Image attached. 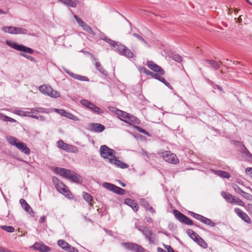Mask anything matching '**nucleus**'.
Wrapping results in <instances>:
<instances>
[{
	"label": "nucleus",
	"instance_id": "37998d69",
	"mask_svg": "<svg viewBox=\"0 0 252 252\" xmlns=\"http://www.w3.org/2000/svg\"><path fill=\"white\" fill-rule=\"evenodd\" d=\"M65 251L68 252H79L78 250L68 244Z\"/></svg>",
	"mask_w": 252,
	"mask_h": 252
},
{
	"label": "nucleus",
	"instance_id": "f8f14e48",
	"mask_svg": "<svg viewBox=\"0 0 252 252\" xmlns=\"http://www.w3.org/2000/svg\"><path fill=\"white\" fill-rule=\"evenodd\" d=\"M147 65L149 68L155 72H157L161 75H163L164 74V70L161 68L160 66L156 64L153 61H148Z\"/></svg>",
	"mask_w": 252,
	"mask_h": 252
},
{
	"label": "nucleus",
	"instance_id": "f257e3e1",
	"mask_svg": "<svg viewBox=\"0 0 252 252\" xmlns=\"http://www.w3.org/2000/svg\"><path fill=\"white\" fill-rule=\"evenodd\" d=\"M6 139L9 144L15 146L21 152L26 155H29L30 154V149L27 146L26 144L23 142L20 141L16 137L11 136H7Z\"/></svg>",
	"mask_w": 252,
	"mask_h": 252
},
{
	"label": "nucleus",
	"instance_id": "052dcab7",
	"mask_svg": "<svg viewBox=\"0 0 252 252\" xmlns=\"http://www.w3.org/2000/svg\"><path fill=\"white\" fill-rule=\"evenodd\" d=\"M20 54L21 56L25 57L26 58L29 59L30 61H33L34 60L33 57H32V56H31L30 55H28L25 53H20Z\"/></svg>",
	"mask_w": 252,
	"mask_h": 252
},
{
	"label": "nucleus",
	"instance_id": "0eeeda50",
	"mask_svg": "<svg viewBox=\"0 0 252 252\" xmlns=\"http://www.w3.org/2000/svg\"><path fill=\"white\" fill-rule=\"evenodd\" d=\"M173 214L176 219H177L181 222L187 225L193 224L192 221L189 218L187 217L186 216L181 213L179 211L174 210L173 211Z\"/></svg>",
	"mask_w": 252,
	"mask_h": 252
},
{
	"label": "nucleus",
	"instance_id": "c85d7f7f",
	"mask_svg": "<svg viewBox=\"0 0 252 252\" xmlns=\"http://www.w3.org/2000/svg\"><path fill=\"white\" fill-rule=\"evenodd\" d=\"M81 27L84 31H86L87 32L90 34L94 35L96 34V33L93 31L91 27L88 25L87 24L85 23L84 25H83Z\"/></svg>",
	"mask_w": 252,
	"mask_h": 252
},
{
	"label": "nucleus",
	"instance_id": "72a5a7b5",
	"mask_svg": "<svg viewBox=\"0 0 252 252\" xmlns=\"http://www.w3.org/2000/svg\"><path fill=\"white\" fill-rule=\"evenodd\" d=\"M14 113L17 115H18L19 116H25V117H29V116H30L29 115H30L29 110V111H23V110H15L14 111Z\"/></svg>",
	"mask_w": 252,
	"mask_h": 252
},
{
	"label": "nucleus",
	"instance_id": "4468645a",
	"mask_svg": "<svg viewBox=\"0 0 252 252\" xmlns=\"http://www.w3.org/2000/svg\"><path fill=\"white\" fill-rule=\"evenodd\" d=\"M89 127L91 131L98 133L103 131L105 128L103 125L98 123H91Z\"/></svg>",
	"mask_w": 252,
	"mask_h": 252
},
{
	"label": "nucleus",
	"instance_id": "49530a36",
	"mask_svg": "<svg viewBox=\"0 0 252 252\" xmlns=\"http://www.w3.org/2000/svg\"><path fill=\"white\" fill-rule=\"evenodd\" d=\"M241 195L242 196H243V197H244L245 198L247 199L248 200L252 201V194H251L249 193L246 192L244 191V193H242Z\"/></svg>",
	"mask_w": 252,
	"mask_h": 252
},
{
	"label": "nucleus",
	"instance_id": "20e7f679",
	"mask_svg": "<svg viewBox=\"0 0 252 252\" xmlns=\"http://www.w3.org/2000/svg\"><path fill=\"white\" fill-rule=\"evenodd\" d=\"M2 30L5 32L9 33L10 34H26L28 33V31L26 29L13 26L4 27L2 28Z\"/></svg>",
	"mask_w": 252,
	"mask_h": 252
},
{
	"label": "nucleus",
	"instance_id": "4d7b16f0",
	"mask_svg": "<svg viewBox=\"0 0 252 252\" xmlns=\"http://www.w3.org/2000/svg\"><path fill=\"white\" fill-rule=\"evenodd\" d=\"M74 18L76 19L78 24L80 25V26L82 27L85 23L81 18H79L77 15H74Z\"/></svg>",
	"mask_w": 252,
	"mask_h": 252
},
{
	"label": "nucleus",
	"instance_id": "f3484780",
	"mask_svg": "<svg viewBox=\"0 0 252 252\" xmlns=\"http://www.w3.org/2000/svg\"><path fill=\"white\" fill-rule=\"evenodd\" d=\"M135 227L137 228L139 231L143 233V234L145 236V237L153 235V232L151 230H150L147 227L144 225H139L136 223L135 224Z\"/></svg>",
	"mask_w": 252,
	"mask_h": 252
},
{
	"label": "nucleus",
	"instance_id": "393cba45",
	"mask_svg": "<svg viewBox=\"0 0 252 252\" xmlns=\"http://www.w3.org/2000/svg\"><path fill=\"white\" fill-rule=\"evenodd\" d=\"M95 66L96 69L101 74L105 76H107V72L104 69L103 66L101 65L99 62H96L95 63Z\"/></svg>",
	"mask_w": 252,
	"mask_h": 252
},
{
	"label": "nucleus",
	"instance_id": "3c124183",
	"mask_svg": "<svg viewBox=\"0 0 252 252\" xmlns=\"http://www.w3.org/2000/svg\"><path fill=\"white\" fill-rule=\"evenodd\" d=\"M133 35L138 39L139 40L143 42L146 45L149 46V45L148 44L147 42L145 41L141 36L135 33L133 34Z\"/></svg>",
	"mask_w": 252,
	"mask_h": 252
},
{
	"label": "nucleus",
	"instance_id": "e2e57ef3",
	"mask_svg": "<svg viewBox=\"0 0 252 252\" xmlns=\"http://www.w3.org/2000/svg\"><path fill=\"white\" fill-rule=\"evenodd\" d=\"M194 241L196 242L197 239H198V238L200 237V236L196 233H194V234L192 235L191 237H190Z\"/></svg>",
	"mask_w": 252,
	"mask_h": 252
},
{
	"label": "nucleus",
	"instance_id": "0e129e2a",
	"mask_svg": "<svg viewBox=\"0 0 252 252\" xmlns=\"http://www.w3.org/2000/svg\"><path fill=\"white\" fill-rule=\"evenodd\" d=\"M141 203H142V205L146 209H147V208L150 206L149 203L146 201H145L144 199H143L142 200H141Z\"/></svg>",
	"mask_w": 252,
	"mask_h": 252
},
{
	"label": "nucleus",
	"instance_id": "13d9d810",
	"mask_svg": "<svg viewBox=\"0 0 252 252\" xmlns=\"http://www.w3.org/2000/svg\"><path fill=\"white\" fill-rule=\"evenodd\" d=\"M147 74L151 75L152 77H153V78H154L156 79H158V78L159 77V75H161V74H159L158 73H155L153 72H151V71H148Z\"/></svg>",
	"mask_w": 252,
	"mask_h": 252
},
{
	"label": "nucleus",
	"instance_id": "4c0bfd02",
	"mask_svg": "<svg viewBox=\"0 0 252 252\" xmlns=\"http://www.w3.org/2000/svg\"><path fill=\"white\" fill-rule=\"evenodd\" d=\"M0 227L2 229L8 232L12 233L15 231V228L11 226L1 225Z\"/></svg>",
	"mask_w": 252,
	"mask_h": 252
},
{
	"label": "nucleus",
	"instance_id": "69168bd1",
	"mask_svg": "<svg viewBox=\"0 0 252 252\" xmlns=\"http://www.w3.org/2000/svg\"><path fill=\"white\" fill-rule=\"evenodd\" d=\"M4 121L15 123V122H16V121L12 118L7 116L6 117H5V119H4Z\"/></svg>",
	"mask_w": 252,
	"mask_h": 252
},
{
	"label": "nucleus",
	"instance_id": "dca6fc26",
	"mask_svg": "<svg viewBox=\"0 0 252 252\" xmlns=\"http://www.w3.org/2000/svg\"><path fill=\"white\" fill-rule=\"evenodd\" d=\"M64 70L66 73H67L69 76H70L74 79H77L78 80L82 81L88 82L89 81V78L86 76L75 74L73 72L69 71L68 69L65 68L64 69Z\"/></svg>",
	"mask_w": 252,
	"mask_h": 252
},
{
	"label": "nucleus",
	"instance_id": "e433bc0d",
	"mask_svg": "<svg viewBox=\"0 0 252 252\" xmlns=\"http://www.w3.org/2000/svg\"><path fill=\"white\" fill-rule=\"evenodd\" d=\"M63 4L71 7H75L76 6L75 0H65Z\"/></svg>",
	"mask_w": 252,
	"mask_h": 252
},
{
	"label": "nucleus",
	"instance_id": "9d476101",
	"mask_svg": "<svg viewBox=\"0 0 252 252\" xmlns=\"http://www.w3.org/2000/svg\"><path fill=\"white\" fill-rule=\"evenodd\" d=\"M53 181L56 185L57 190L62 193L67 192L68 189L64 184L60 181L57 178L53 177Z\"/></svg>",
	"mask_w": 252,
	"mask_h": 252
},
{
	"label": "nucleus",
	"instance_id": "c03bdc74",
	"mask_svg": "<svg viewBox=\"0 0 252 252\" xmlns=\"http://www.w3.org/2000/svg\"><path fill=\"white\" fill-rule=\"evenodd\" d=\"M191 215L193 218H194L196 220L200 221L201 222H202V221L203 220V218L204 217V216H202L201 215H199V214H196V213H195L194 212H191Z\"/></svg>",
	"mask_w": 252,
	"mask_h": 252
},
{
	"label": "nucleus",
	"instance_id": "bf43d9fd",
	"mask_svg": "<svg viewBox=\"0 0 252 252\" xmlns=\"http://www.w3.org/2000/svg\"><path fill=\"white\" fill-rule=\"evenodd\" d=\"M55 111L60 114L61 115L65 117L66 115H67V112H66L64 110L62 109H55Z\"/></svg>",
	"mask_w": 252,
	"mask_h": 252
},
{
	"label": "nucleus",
	"instance_id": "7ed1b4c3",
	"mask_svg": "<svg viewBox=\"0 0 252 252\" xmlns=\"http://www.w3.org/2000/svg\"><path fill=\"white\" fill-rule=\"evenodd\" d=\"M99 151L101 157L103 158L107 159L108 162L110 158H113L115 155V151L105 145L101 146Z\"/></svg>",
	"mask_w": 252,
	"mask_h": 252
},
{
	"label": "nucleus",
	"instance_id": "2f4dec72",
	"mask_svg": "<svg viewBox=\"0 0 252 252\" xmlns=\"http://www.w3.org/2000/svg\"><path fill=\"white\" fill-rule=\"evenodd\" d=\"M57 144L58 148L64 151L66 150L69 145V144L64 143L63 140L58 141Z\"/></svg>",
	"mask_w": 252,
	"mask_h": 252
},
{
	"label": "nucleus",
	"instance_id": "a211bd4d",
	"mask_svg": "<svg viewBox=\"0 0 252 252\" xmlns=\"http://www.w3.org/2000/svg\"><path fill=\"white\" fill-rule=\"evenodd\" d=\"M56 172L57 173L67 179L69 178L71 173H72V171L60 167L56 168Z\"/></svg>",
	"mask_w": 252,
	"mask_h": 252
},
{
	"label": "nucleus",
	"instance_id": "bb28decb",
	"mask_svg": "<svg viewBox=\"0 0 252 252\" xmlns=\"http://www.w3.org/2000/svg\"><path fill=\"white\" fill-rule=\"evenodd\" d=\"M39 91L43 94L46 95L48 94L49 91L52 90V88L50 86L44 85H41L39 87Z\"/></svg>",
	"mask_w": 252,
	"mask_h": 252
},
{
	"label": "nucleus",
	"instance_id": "b1692460",
	"mask_svg": "<svg viewBox=\"0 0 252 252\" xmlns=\"http://www.w3.org/2000/svg\"><path fill=\"white\" fill-rule=\"evenodd\" d=\"M215 173L218 176L223 178L229 179L231 177L229 173L224 171L217 170L215 171Z\"/></svg>",
	"mask_w": 252,
	"mask_h": 252
},
{
	"label": "nucleus",
	"instance_id": "9b49d317",
	"mask_svg": "<svg viewBox=\"0 0 252 252\" xmlns=\"http://www.w3.org/2000/svg\"><path fill=\"white\" fill-rule=\"evenodd\" d=\"M31 248L41 252H49L51 250V248L45 245L42 242H35L34 245L31 247Z\"/></svg>",
	"mask_w": 252,
	"mask_h": 252
},
{
	"label": "nucleus",
	"instance_id": "c756f323",
	"mask_svg": "<svg viewBox=\"0 0 252 252\" xmlns=\"http://www.w3.org/2000/svg\"><path fill=\"white\" fill-rule=\"evenodd\" d=\"M46 95L53 98H57L60 96V93L57 91L54 90L52 88V90L49 91Z\"/></svg>",
	"mask_w": 252,
	"mask_h": 252
},
{
	"label": "nucleus",
	"instance_id": "8fccbe9b",
	"mask_svg": "<svg viewBox=\"0 0 252 252\" xmlns=\"http://www.w3.org/2000/svg\"><path fill=\"white\" fill-rule=\"evenodd\" d=\"M24 210L29 213V214L32 217H34V213L32 210V209L31 208V207L29 205L26 209H24Z\"/></svg>",
	"mask_w": 252,
	"mask_h": 252
},
{
	"label": "nucleus",
	"instance_id": "473e14b6",
	"mask_svg": "<svg viewBox=\"0 0 252 252\" xmlns=\"http://www.w3.org/2000/svg\"><path fill=\"white\" fill-rule=\"evenodd\" d=\"M124 51H125L123 52L122 55L125 56L127 58H132L133 57L134 54L133 52L127 47H126V49H125Z\"/></svg>",
	"mask_w": 252,
	"mask_h": 252
},
{
	"label": "nucleus",
	"instance_id": "58836bf2",
	"mask_svg": "<svg viewBox=\"0 0 252 252\" xmlns=\"http://www.w3.org/2000/svg\"><path fill=\"white\" fill-rule=\"evenodd\" d=\"M171 58L174 61L178 63H181L183 61L182 57L178 54H172Z\"/></svg>",
	"mask_w": 252,
	"mask_h": 252
},
{
	"label": "nucleus",
	"instance_id": "1a4fd4ad",
	"mask_svg": "<svg viewBox=\"0 0 252 252\" xmlns=\"http://www.w3.org/2000/svg\"><path fill=\"white\" fill-rule=\"evenodd\" d=\"M122 245L126 249L134 252H143L144 249L139 245L132 243H123Z\"/></svg>",
	"mask_w": 252,
	"mask_h": 252
},
{
	"label": "nucleus",
	"instance_id": "39448f33",
	"mask_svg": "<svg viewBox=\"0 0 252 252\" xmlns=\"http://www.w3.org/2000/svg\"><path fill=\"white\" fill-rule=\"evenodd\" d=\"M6 43L7 45L13 48L14 49L21 52L27 53L29 54H33L34 51L31 48L25 46L23 45H19L15 42H12L10 41H6Z\"/></svg>",
	"mask_w": 252,
	"mask_h": 252
},
{
	"label": "nucleus",
	"instance_id": "f704fd0d",
	"mask_svg": "<svg viewBox=\"0 0 252 252\" xmlns=\"http://www.w3.org/2000/svg\"><path fill=\"white\" fill-rule=\"evenodd\" d=\"M196 243L203 248H207L208 247L207 243L200 237L198 238Z\"/></svg>",
	"mask_w": 252,
	"mask_h": 252
},
{
	"label": "nucleus",
	"instance_id": "412c9836",
	"mask_svg": "<svg viewBox=\"0 0 252 252\" xmlns=\"http://www.w3.org/2000/svg\"><path fill=\"white\" fill-rule=\"evenodd\" d=\"M125 203L131 207L134 212H137L138 210L139 207L138 204L132 199L130 198L126 199Z\"/></svg>",
	"mask_w": 252,
	"mask_h": 252
},
{
	"label": "nucleus",
	"instance_id": "ea45409f",
	"mask_svg": "<svg viewBox=\"0 0 252 252\" xmlns=\"http://www.w3.org/2000/svg\"><path fill=\"white\" fill-rule=\"evenodd\" d=\"M58 244L62 249L65 250L68 246V243L63 240H59L58 242Z\"/></svg>",
	"mask_w": 252,
	"mask_h": 252
},
{
	"label": "nucleus",
	"instance_id": "a18cd8bd",
	"mask_svg": "<svg viewBox=\"0 0 252 252\" xmlns=\"http://www.w3.org/2000/svg\"><path fill=\"white\" fill-rule=\"evenodd\" d=\"M191 215L193 218H194L196 220L200 221L201 222H202V221L203 220V218L204 217V216H202L201 215H199V214H196V213H195L194 212H191Z\"/></svg>",
	"mask_w": 252,
	"mask_h": 252
},
{
	"label": "nucleus",
	"instance_id": "2eb2a0df",
	"mask_svg": "<svg viewBox=\"0 0 252 252\" xmlns=\"http://www.w3.org/2000/svg\"><path fill=\"white\" fill-rule=\"evenodd\" d=\"M109 163L114 164L118 167H120L122 169H125L128 167V165L121 160L117 159L115 155L113 158H111L109 159Z\"/></svg>",
	"mask_w": 252,
	"mask_h": 252
},
{
	"label": "nucleus",
	"instance_id": "774afa93",
	"mask_svg": "<svg viewBox=\"0 0 252 252\" xmlns=\"http://www.w3.org/2000/svg\"><path fill=\"white\" fill-rule=\"evenodd\" d=\"M246 172L247 174L252 177V168H247L246 169Z\"/></svg>",
	"mask_w": 252,
	"mask_h": 252
},
{
	"label": "nucleus",
	"instance_id": "864d4df0",
	"mask_svg": "<svg viewBox=\"0 0 252 252\" xmlns=\"http://www.w3.org/2000/svg\"><path fill=\"white\" fill-rule=\"evenodd\" d=\"M116 114L118 116H121L122 118H123L124 119V120H125V118L126 117V115H127V113L123 111L120 110H117Z\"/></svg>",
	"mask_w": 252,
	"mask_h": 252
},
{
	"label": "nucleus",
	"instance_id": "6e6552de",
	"mask_svg": "<svg viewBox=\"0 0 252 252\" xmlns=\"http://www.w3.org/2000/svg\"><path fill=\"white\" fill-rule=\"evenodd\" d=\"M162 158L165 161L172 164H176L179 162L176 155L170 151L164 152L162 153Z\"/></svg>",
	"mask_w": 252,
	"mask_h": 252
},
{
	"label": "nucleus",
	"instance_id": "603ef678",
	"mask_svg": "<svg viewBox=\"0 0 252 252\" xmlns=\"http://www.w3.org/2000/svg\"><path fill=\"white\" fill-rule=\"evenodd\" d=\"M235 200L234 201V203L233 204H235L236 205H239L240 206L245 207V204L243 201H242L239 198H235Z\"/></svg>",
	"mask_w": 252,
	"mask_h": 252
},
{
	"label": "nucleus",
	"instance_id": "423d86ee",
	"mask_svg": "<svg viewBox=\"0 0 252 252\" xmlns=\"http://www.w3.org/2000/svg\"><path fill=\"white\" fill-rule=\"evenodd\" d=\"M102 186L104 188L118 194L124 195L126 193V190L124 189L112 184L105 182L102 184Z\"/></svg>",
	"mask_w": 252,
	"mask_h": 252
},
{
	"label": "nucleus",
	"instance_id": "6e6d98bb",
	"mask_svg": "<svg viewBox=\"0 0 252 252\" xmlns=\"http://www.w3.org/2000/svg\"><path fill=\"white\" fill-rule=\"evenodd\" d=\"M20 203L24 209H26L29 205L27 201L23 198L20 200Z\"/></svg>",
	"mask_w": 252,
	"mask_h": 252
},
{
	"label": "nucleus",
	"instance_id": "5701e85b",
	"mask_svg": "<svg viewBox=\"0 0 252 252\" xmlns=\"http://www.w3.org/2000/svg\"><path fill=\"white\" fill-rule=\"evenodd\" d=\"M98 31H99V32L98 34V36L101 39L105 41L106 42H107L110 45H111L112 44H115V41L112 40V39L107 38L106 37V36L105 35V34L103 32H101L99 30H98Z\"/></svg>",
	"mask_w": 252,
	"mask_h": 252
},
{
	"label": "nucleus",
	"instance_id": "c9c22d12",
	"mask_svg": "<svg viewBox=\"0 0 252 252\" xmlns=\"http://www.w3.org/2000/svg\"><path fill=\"white\" fill-rule=\"evenodd\" d=\"M83 196L84 199L89 204H91L93 197L92 196L88 193L86 192H83Z\"/></svg>",
	"mask_w": 252,
	"mask_h": 252
},
{
	"label": "nucleus",
	"instance_id": "de8ad7c7",
	"mask_svg": "<svg viewBox=\"0 0 252 252\" xmlns=\"http://www.w3.org/2000/svg\"><path fill=\"white\" fill-rule=\"evenodd\" d=\"M145 238L149 241L150 244L154 243L155 235L153 233V235H148L145 237Z\"/></svg>",
	"mask_w": 252,
	"mask_h": 252
},
{
	"label": "nucleus",
	"instance_id": "f03ea898",
	"mask_svg": "<svg viewBox=\"0 0 252 252\" xmlns=\"http://www.w3.org/2000/svg\"><path fill=\"white\" fill-rule=\"evenodd\" d=\"M30 113L29 117L34 118L40 121H44L45 118L44 116L39 115L40 113H47V110L43 107H34L28 108Z\"/></svg>",
	"mask_w": 252,
	"mask_h": 252
},
{
	"label": "nucleus",
	"instance_id": "a19ab883",
	"mask_svg": "<svg viewBox=\"0 0 252 252\" xmlns=\"http://www.w3.org/2000/svg\"><path fill=\"white\" fill-rule=\"evenodd\" d=\"M80 102L82 105L86 107V108H88V109L90 108L91 105L93 103L90 101L85 99L81 100Z\"/></svg>",
	"mask_w": 252,
	"mask_h": 252
},
{
	"label": "nucleus",
	"instance_id": "ddd939ff",
	"mask_svg": "<svg viewBox=\"0 0 252 252\" xmlns=\"http://www.w3.org/2000/svg\"><path fill=\"white\" fill-rule=\"evenodd\" d=\"M234 212L243 221L248 223H251V220L249 216L246 213L242 211L240 209L235 208L234 209Z\"/></svg>",
	"mask_w": 252,
	"mask_h": 252
},
{
	"label": "nucleus",
	"instance_id": "cd10ccee",
	"mask_svg": "<svg viewBox=\"0 0 252 252\" xmlns=\"http://www.w3.org/2000/svg\"><path fill=\"white\" fill-rule=\"evenodd\" d=\"M206 62L215 69H218L220 67V63L218 62L209 60H206Z\"/></svg>",
	"mask_w": 252,
	"mask_h": 252
},
{
	"label": "nucleus",
	"instance_id": "aec40b11",
	"mask_svg": "<svg viewBox=\"0 0 252 252\" xmlns=\"http://www.w3.org/2000/svg\"><path fill=\"white\" fill-rule=\"evenodd\" d=\"M122 120L127 123H133L139 124L140 122V121L138 118L129 113H127V115H126V117L125 118V120Z\"/></svg>",
	"mask_w": 252,
	"mask_h": 252
},
{
	"label": "nucleus",
	"instance_id": "4be33fe9",
	"mask_svg": "<svg viewBox=\"0 0 252 252\" xmlns=\"http://www.w3.org/2000/svg\"><path fill=\"white\" fill-rule=\"evenodd\" d=\"M110 45L115 47L117 51L122 55L126 49V46L120 43L115 41V44H112Z\"/></svg>",
	"mask_w": 252,
	"mask_h": 252
},
{
	"label": "nucleus",
	"instance_id": "6ab92c4d",
	"mask_svg": "<svg viewBox=\"0 0 252 252\" xmlns=\"http://www.w3.org/2000/svg\"><path fill=\"white\" fill-rule=\"evenodd\" d=\"M221 196L225 199V200L231 204H233L235 200V197L230 193L226 191H223L221 192Z\"/></svg>",
	"mask_w": 252,
	"mask_h": 252
},
{
	"label": "nucleus",
	"instance_id": "7c9ffc66",
	"mask_svg": "<svg viewBox=\"0 0 252 252\" xmlns=\"http://www.w3.org/2000/svg\"><path fill=\"white\" fill-rule=\"evenodd\" d=\"M202 222L212 227H215L216 225V223L214 221L205 217H203Z\"/></svg>",
	"mask_w": 252,
	"mask_h": 252
},
{
	"label": "nucleus",
	"instance_id": "5fc2aeb1",
	"mask_svg": "<svg viewBox=\"0 0 252 252\" xmlns=\"http://www.w3.org/2000/svg\"><path fill=\"white\" fill-rule=\"evenodd\" d=\"M69 179L71 180L75 183H78V177L76 174H73V173H71Z\"/></svg>",
	"mask_w": 252,
	"mask_h": 252
},
{
	"label": "nucleus",
	"instance_id": "09e8293b",
	"mask_svg": "<svg viewBox=\"0 0 252 252\" xmlns=\"http://www.w3.org/2000/svg\"><path fill=\"white\" fill-rule=\"evenodd\" d=\"M134 127L135 129H136L138 132H141L143 134H144L147 135H149V133L145 129L141 128L140 127L137 126H134Z\"/></svg>",
	"mask_w": 252,
	"mask_h": 252
},
{
	"label": "nucleus",
	"instance_id": "79ce46f5",
	"mask_svg": "<svg viewBox=\"0 0 252 252\" xmlns=\"http://www.w3.org/2000/svg\"><path fill=\"white\" fill-rule=\"evenodd\" d=\"M232 186L235 192L240 194L244 193V191L237 184H233Z\"/></svg>",
	"mask_w": 252,
	"mask_h": 252
},
{
	"label": "nucleus",
	"instance_id": "680f3d73",
	"mask_svg": "<svg viewBox=\"0 0 252 252\" xmlns=\"http://www.w3.org/2000/svg\"><path fill=\"white\" fill-rule=\"evenodd\" d=\"M66 114L67 115H66V116H65V117H66V118H68L70 119H72V120H73L75 121H76L78 120V119L76 117L74 116L73 114H72L70 113L67 112Z\"/></svg>",
	"mask_w": 252,
	"mask_h": 252
},
{
	"label": "nucleus",
	"instance_id": "338daca9",
	"mask_svg": "<svg viewBox=\"0 0 252 252\" xmlns=\"http://www.w3.org/2000/svg\"><path fill=\"white\" fill-rule=\"evenodd\" d=\"M78 152H79V150H78L77 147L73 146L72 147V149H71L70 153H74V154H76V153H78Z\"/></svg>",
	"mask_w": 252,
	"mask_h": 252
},
{
	"label": "nucleus",
	"instance_id": "a878e982",
	"mask_svg": "<svg viewBox=\"0 0 252 252\" xmlns=\"http://www.w3.org/2000/svg\"><path fill=\"white\" fill-rule=\"evenodd\" d=\"M89 109L92 111L93 112L99 115H101L104 113V111L100 109L99 107H98L94 103H92Z\"/></svg>",
	"mask_w": 252,
	"mask_h": 252
}]
</instances>
